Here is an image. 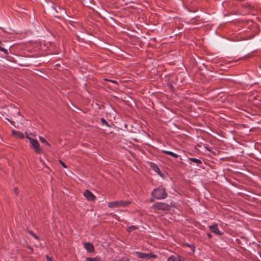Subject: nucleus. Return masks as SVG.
<instances>
[{
	"label": "nucleus",
	"instance_id": "19",
	"mask_svg": "<svg viewBox=\"0 0 261 261\" xmlns=\"http://www.w3.org/2000/svg\"><path fill=\"white\" fill-rule=\"evenodd\" d=\"M14 192H15V193L16 194V195H18V193H19V191H18V189L17 188H15L14 189Z\"/></svg>",
	"mask_w": 261,
	"mask_h": 261
},
{
	"label": "nucleus",
	"instance_id": "8",
	"mask_svg": "<svg viewBox=\"0 0 261 261\" xmlns=\"http://www.w3.org/2000/svg\"><path fill=\"white\" fill-rule=\"evenodd\" d=\"M210 230L214 233L218 235H221V231L219 230L218 225L216 224H214L210 226Z\"/></svg>",
	"mask_w": 261,
	"mask_h": 261
},
{
	"label": "nucleus",
	"instance_id": "10",
	"mask_svg": "<svg viewBox=\"0 0 261 261\" xmlns=\"http://www.w3.org/2000/svg\"><path fill=\"white\" fill-rule=\"evenodd\" d=\"M12 134L19 138H24V135L22 132L16 131V130H13Z\"/></svg>",
	"mask_w": 261,
	"mask_h": 261
},
{
	"label": "nucleus",
	"instance_id": "24",
	"mask_svg": "<svg viewBox=\"0 0 261 261\" xmlns=\"http://www.w3.org/2000/svg\"><path fill=\"white\" fill-rule=\"evenodd\" d=\"M33 237H34V238H35L36 239H37V240H38V239H39V237H38V236H37L35 234V235L33 236Z\"/></svg>",
	"mask_w": 261,
	"mask_h": 261
},
{
	"label": "nucleus",
	"instance_id": "3",
	"mask_svg": "<svg viewBox=\"0 0 261 261\" xmlns=\"http://www.w3.org/2000/svg\"><path fill=\"white\" fill-rule=\"evenodd\" d=\"M27 137L29 140L31 144V146L35 150V152L38 154L42 153V150L40 148L38 141L36 139H33L31 138H30L28 136Z\"/></svg>",
	"mask_w": 261,
	"mask_h": 261
},
{
	"label": "nucleus",
	"instance_id": "16",
	"mask_svg": "<svg viewBox=\"0 0 261 261\" xmlns=\"http://www.w3.org/2000/svg\"><path fill=\"white\" fill-rule=\"evenodd\" d=\"M100 121H101V122H102V123L103 124H105V125H106V126H109L108 123L107 122V121L105 119L102 118L100 119Z\"/></svg>",
	"mask_w": 261,
	"mask_h": 261
},
{
	"label": "nucleus",
	"instance_id": "21",
	"mask_svg": "<svg viewBox=\"0 0 261 261\" xmlns=\"http://www.w3.org/2000/svg\"><path fill=\"white\" fill-rule=\"evenodd\" d=\"M46 260L47 261H52L51 258L49 256L46 255Z\"/></svg>",
	"mask_w": 261,
	"mask_h": 261
},
{
	"label": "nucleus",
	"instance_id": "14",
	"mask_svg": "<svg viewBox=\"0 0 261 261\" xmlns=\"http://www.w3.org/2000/svg\"><path fill=\"white\" fill-rule=\"evenodd\" d=\"M189 160L195 163H196L197 165H199L201 164L202 162L200 160L195 159V158H189Z\"/></svg>",
	"mask_w": 261,
	"mask_h": 261
},
{
	"label": "nucleus",
	"instance_id": "27",
	"mask_svg": "<svg viewBox=\"0 0 261 261\" xmlns=\"http://www.w3.org/2000/svg\"><path fill=\"white\" fill-rule=\"evenodd\" d=\"M122 261H129V260L128 259H125V260H123V259H122Z\"/></svg>",
	"mask_w": 261,
	"mask_h": 261
},
{
	"label": "nucleus",
	"instance_id": "5",
	"mask_svg": "<svg viewBox=\"0 0 261 261\" xmlns=\"http://www.w3.org/2000/svg\"><path fill=\"white\" fill-rule=\"evenodd\" d=\"M152 207L155 210H168L169 208V205L165 203L158 202L154 204Z\"/></svg>",
	"mask_w": 261,
	"mask_h": 261
},
{
	"label": "nucleus",
	"instance_id": "4",
	"mask_svg": "<svg viewBox=\"0 0 261 261\" xmlns=\"http://www.w3.org/2000/svg\"><path fill=\"white\" fill-rule=\"evenodd\" d=\"M136 255L138 257L140 258H145V259H150L151 258H156L157 255L154 254L152 252H150L149 253H145L143 252H141L139 251H137L135 252Z\"/></svg>",
	"mask_w": 261,
	"mask_h": 261
},
{
	"label": "nucleus",
	"instance_id": "15",
	"mask_svg": "<svg viewBox=\"0 0 261 261\" xmlns=\"http://www.w3.org/2000/svg\"><path fill=\"white\" fill-rule=\"evenodd\" d=\"M138 228L136 226H129L127 228V231L129 232H130L131 231H132L133 230H136Z\"/></svg>",
	"mask_w": 261,
	"mask_h": 261
},
{
	"label": "nucleus",
	"instance_id": "9",
	"mask_svg": "<svg viewBox=\"0 0 261 261\" xmlns=\"http://www.w3.org/2000/svg\"><path fill=\"white\" fill-rule=\"evenodd\" d=\"M84 247L89 252H93L94 251V248L92 244L90 243H86L84 244Z\"/></svg>",
	"mask_w": 261,
	"mask_h": 261
},
{
	"label": "nucleus",
	"instance_id": "18",
	"mask_svg": "<svg viewBox=\"0 0 261 261\" xmlns=\"http://www.w3.org/2000/svg\"><path fill=\"white\" fill-rule=\"evenodd\" d=\"M86 261H98L96 258H87Z\"/></svg>",
	"mask_w": 261,
	"mask_h": 261
},
{
	"label": "nucleus",
	"instance_id": "17",
	"mask_svg": "<svg viewBox=\"0 0 261 261\" xmlns=\"http://www.w3.org/2000/svg\"><path fill=\"white\" fill-rule=\"evenodd\" d=\"M39 140H40V141L42 143H45V144L46 143H47V141L44 138H43L42 137H39Z\"/></svg>",
	"mask_w": 261,
	"mask_h": 261
},
{
	"label": "nucleus",
	"instance_id": "29",
	"mask_svg": "<svg viewBox=\"0 0 261 261\" xmlns=\"http://www.w3.org/2000/svg\"><path fill=\"white\" fill-rule=\"evenodd\" d=\"M119 261H122V258H121L120 260H119Z\"/></svg>",
	"mask_w": 261,
	"mask_h": 261
},
{
	"label": "nucleus",
	"instance_id": "11",
	"mask_svg": "<svg viewBox=\"0 0 261 261\" xmlns=\"http://www.w3.org/2000/svg\"><path fill=\"white\" fill-rule=\"evenodd\" d=\"M151 167L155 172H157L159 174L161 175L160 169L156 164H152Z\"/></svg>",
	"mask_w": 261,
	"mask_h": 261
},
{
	"label": "nucleus",
	"instance_id": "20",
	"mask_svg": "<svg viewBox=\"0 0 261 261\" xmlns=\"http://www.w3.org/2000/svg\"><path fill=\"white\" fill-rule=\"evenodd\" d=\"M60 162L64 168H67L66 165H65V164L64 162H63L62 161H60Z\"/></svg>",
	"mask_w": 261,
	"mask_h": 261
},
{
	"label": "nucleus",
	"instance_id": "1",
	"mask_svg": "<svg viewBox=\"0 0 261 261\" xmlns=\"http://www.w3.org/2000/svg\"><path fill=\"white\" fill-rule=\"evenodd\" d=\"M152 195L157 199H165L167 197V193L164 188L159 187V188L154 189L152 193Z\"/></svg>",
	"mask_w": 261,
	"mask_h": 261
},
{
	"label": "nucleus",
	"instance_id": "12",
	"mask_svg": "<svg viewBox=\"0 0 261 261\" xmlns=\"http://www.w3.org/2000/svg\"><path fill=\"white\" fill-rule=\"evenodd\" d=\"M162 152L165 154H168L169 155H171L175 158H177L179 155L176 153H174L173 152L167 151V150H163Z\"/></svg>",
	"mask_w": 261,
	"mask_h": 261
},
{
	"label": "nucleus",
	"instance_id": "26",
	"mask_svg": "<svg viewBox=\"0 0 261 261\" xmlns=\"http://www.w3.org/2000/svg\"><path fill=\"white\" fill-rule=\"evenodd\" d=\"M207 236H208V237L209 238H211V237H212V235H211V234H207Z\"/></svg>",
	"mask_w": 261,
	"mask_h": 261
},
{
	"label": "nucleus",
	"instance_id": "28",
	"mask_svg": "<svg viewBox=\"0 0 261 261\" xmlns=\"http://www.w3.org/2000/svg\"><path fill=\"white\" fill-rule=\"evenodd\" d=\"M153 201V200L152 199H150V202H152Z\"/></svg>",
	"mask_w": 261,
	"mask_h": 261
},
{
	"label": "nucleus",
	"instance_id": "6",
	"mask_svg": "<svg viewBox=\"0 0 261 261\" xmlns=\"http://www.w3.org/2000/svg\"><path fill=\"white\" fill-rule=\"evenodd\" d=\"M84 195L88 201H94L96 199V196L88 190H85Z\"/></svg>",
	"mask_w": 261,
	"mask_h": 261
},
{
	"label": "nucleus",
	"instance_id": "2",
	"mask_svg": "<svg viewBox=\"0 0 261 261\" xmlns=\"http://www.w3.org/2000/svg\"><path fill=\"white\" fill-rule=\"evenodd\" d=\"M130 203V202L129 201H115L109 202L108 206L110 208L126 207L128 206Z\"/></svg>",
	"mask_w": 261,
	"mask_h": 261
},
{
	"label": "nucleus",
	"instance_id": "13",
	"mask_svg": "<svg viewBox=\"0 0 261 261\" xmlns=\"http://www.w3.org/2000/svg\"><path fill=\"white\" fill-rule=\"evenodd\" d=\"M182 247H190L192 249V252L193 253H194L195 251V247L194 246V245H192V244H188V243H184L182 244Z\"/></svg>",
	"mask_w": 261,
	"mask_h": 261
},
{
	"label": "nucleus",
	"instance_id": "23",
	"mask_svg": "<svg viewBox=\"0 0 261 261\" xmlns=\"http://www.w3.org/2000/svg\"><path fill=\"white\" fill-rule=\"evenodd\" d=\"M106 80L108 81H110V82H112V83H116V84H117V82L116 81H114V80H107V79H106Z\"/></svg>",
	"mask_w": 261,
	"mask_h": 261
},
{
	"label": "nucleus",
	"instance_id": "25",
	"mask_svg": "<svg viewBox=\"0 0 261 261\" xmlns=\"http://www.w3.org/2000/svg\"><path fill=\"white\" fill-rule=\"evenodd\" d=\"M46 144V145L48 146H50V144L47 141V143H45Z\"/></svg>",
	"mask_w": 261,
	"mask_h": 261
},
{
	"label": "nucleus",
	"instance_id": "7",
	"mask_svg": "<svg viewBox=\"0 0 261 261\" xmlns=\"http://www.w3.org/2000/svg\"><path fill=\"white\" fill-rule=\"evenodd\" d=\"M167 261H185V258L181 257L178 254H176L170 256L168 258Z\"/></svg>",
	"mask_w": 261,
	"mask_h": 261
},
{
	"label": "nucleus",
	"instance_id": "22",
	"mask_svg": "<svg viewBox=\"0 0 261 261\" xmlns=\"http://www.w3.org/2000/svg\"><path fill=\"white\" fill-rule=\"evenodd\" d=\"M28 232L33 237L35 235V233L31 230H28Z\"/></svg>",
	"mask_w": 261,
	"mask_h": 261
}]
</instances>
